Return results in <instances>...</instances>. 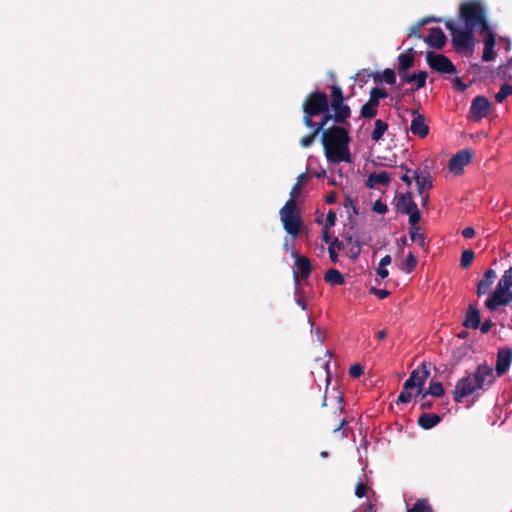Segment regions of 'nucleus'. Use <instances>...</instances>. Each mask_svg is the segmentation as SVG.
I'll list each match as a JSON object with an SVG mask.
<instances>
[{
    "mask_svg": "<svg viewBox=\"0 0 512 512\" xmlns=\"http://www.w3.org/2000/svg\"><path fill=\"white\" fill-rule=\"evenodd\" d=\"M495 382L494 369L486 362L479 364L473 374L469 373L457 381L452 392L453 400L461 403L464 398L478 390L486 391Z\"/></svg>",
    "mask_w": 512,
    "mask_h": 512,
    "instance_id": "f257e3e1",
    "label": "nucleus"
},
{
    "mask_svg": "<svg viewBox=\"0 0 512 512\" xmlns=\"http://www.w3.org/2000/svg\"><path fill=\"white\" fill-rule=\"evenodd\" d=\"M348 131L341 126H332L321 132V142L325 156L331 163L350 162Z\"/></svg>",
    "mask_w": 512,
    "mask_h": 512,
    "instance_id": "f03ea898",
    "label": "nucleus"
},
{
    "mask_svg": "<svg viewBox=\"0 0 512 512\" xmlns=\"http://www.w3.org/2000/svg\"><path fill=\"white\" fill-rule=\"evenodd\" d=\"M329 108V98L325 92L316 90L306 95L303 103V123L306 127H313V118L326 112Z\"/></svg>",
    "mask_w": 512,
    "mask_h": 512,
    "instance_id": "7ed1b4c3",
    "label": "nucleus"
},
{
    "mask_svg": "<svg viewBox=\"0 0 512 512\" xmlns=\"http://www.w3.org/2000/svg\"><path fill=\"white\" fill-rule=\"evenodd\" d=\"M512 266L504 272L495 290L490 293L485 306L490 311L497 310L500 306H506L512 302Z\"/></svg>",
    "mask_w": 512,
    "mask_h": 512,
    "instance_id": "20e7f679",
    "label": "nucleus"
},
{
    "mask_svg": "<svg viewBox=\"0 0 512 512\" xmlns=\"http://www.w3.org/2000/svg\"><path fill=\"white\" fill-rule=\"evenodd\" d=\"M460 17L465 23V27L475 29H488V21L486 19L484 7L476 1H468L461 4Z\"/></svg>",
    "mask_w": 512,
    "mask_h": 512,
    "instance_id": "39448f33",
    "label": "nucleus"
},
{
    "mask_svg": "<svg viewBox=\"0 0 512 512\" xmlns=\"http://www.w3.org/2000/svg\"><path fill=\"white\" fill-rule=\"evenodd\" d=\"M280 219L285 231L296 237L302 228L303 221L297 209L296 200L289 199L279 211Z\"/></svg>",
    "mask_w": 512,
    "mask_h": 512,
    "instance_id": "423d86ee",
    "label": "nucleus"
},
{
    "mask_svg": "<svg viewBox=\"0 0 512 512\" xmlns=\"http://www.w3.org/2000/svg\"><path fill=\"white\" fill-rule=\"evenodd\" d=\"M445 26L451 33L452 43L457 52L473 49V29L468 27H465L464 30L458 29L452 20H447Z\"/></svg>",
    "mask_w": 512,
    "mask_h": 512,
    "instance_id": "0eeeda50",
    "label": "nucleus"
},
{
    "mask_svg": "<svg viewBox=\"0 0 512 512\" xmlns=\"http://www.w3.org/2000/svg\"><path fill=\"white\" fill-rule=\"evenodd\" d=\"M330 90L331 101L329 102V108L331 107L335 112L334 121L338 124H345L351 116V109L344 103L343 91L340 86L332 85Z\"/></svg>",
    "mask_w": 512,
    "mask_h": 512,
    "instance_id": "6e6552de",
    "label": "nucleus"
},
{
    "mask_svg": "<svg viewBox=\"0 0 512 512\" xmlns=\"http://www.w3.org/2000/svg\"><path fill=\"white\" fill-rule=\"evenodd\" d=\"M426 61L431 69L440 73L454 74L457 72L456 66L443 54H436L429 51L426 54Z\"/></svg>",
    "mask_w": 512,
    "mask_h": 512,
    "instance_id": "1a4fd4ad",
    "label": "nucleus"
},
{
    "mask_svg": "<svg viewBox=\"0 0 512 512\" xmlns=\"http://www.w3.org/2000/svg\"><path fill=\"white\" fill-rule=\"evenodd\" d=\"M295 258V269H293V279L296 293L300 290V279L306 280L312 272V264L309 258L303 255L293 254Z\"/></svg>",
    "mask_w": 512,
    "mask_h": 512,
    "instance_id": "9d476101",
    "label": "nucleus"
},
{
    "mask_svg": "<svg viewBox=\"0 0 512 512\" xmlns=\"http://www.w3.org/2000/svg\"><path fill=\"white\" fill-rule=\"evenodd\" d=\"M491 109V104L489 100L483 96L478 95L476 96L472 102L469 109V117L474 122H479L483 118L487 117Z\"/></svg>",
    "mask_w": 512,
    "mask_h": 512,
    "instance_id": "9b49d317",
    "label": "nucleus"
},
{
    "mask_svg": "<svg viewBox=\"0 0 512 512\" xmlns=\"http://www.w3.org/2000/svg\"><path fill=\"white\" fill-rule=\"evenodd\" d=\"M430 372L427 368L425 362H422L420 367L414 369L409 378L404 382V388L406 390H411L413 388H417V390H423V386L428 379Z\"/></svg>",
    "mask_w": 512,
    "mask_h": 512,
    "instance_id": "f8f14e48",
    "label": "nucleus"
},
{
    "mask_svg": "<svg viewBox=\"0 0 512 512\" xmlns=\"http://www.w3.org/2000/svg\"><path fill=\"white\" fill-rule=\"evenodd\" d=\"M412 172L419 195H423V192L432 189L433 178L430 172V167L427 164H424L422 167Z\"/></svg>",
    "mask_w": 512,
    "mask_h": 512,
    "instance_id": "ddd939ff",
    "label": "nucleus"
},
{
    "mask_svg": "<svg viewBox=\"0 0 512 512\" xmlns=\"http://www.w3.org/2000/svg\"><path fill=\"white\" fill-rule=\"evenodd\" d=\"M395 210L400 214H408L416 209L417 204L414 201L413 194L411 191L404 193H396L393 199Z\"/></svg>",
    "mask_w": 512,
    "mask_h": 512,
    "instance_id": "4468645a",
    "label": "nucleus"
},
{
    "mask_svg": "<svg viewBox=\"0 0 512 512\" xmlns=\"http://www.w3.org/2000/svg\"><path fill=\"white\" fill-rule=\"evenodd\" d=\"M473 157V152L469 149L461 150L457 152L455 155H453L449 162H448V168L451 172H453L456 175H459L462 173L463 168L468 165Z\"/></svg>",
    "mask_w": 512,
    "mask_h": 512,
    "instance_id": "2eb2a0df",
    "label": "nucleus"
},
{
    "mask_svg": "<svg viewBox=\"0 0 512 512\" xmlns=\"http://www.w3.org/2000/svg\"><path fill=\"white\" fill-rule=\"evenodd\" d=\"M411 115V133L421 139L425 138L429 134V126L426 122L425 116L420 114L418 110H411Z\"/></svg>",
    "mask_w": 512,
    "mask_h": 512,
    "instance_id": "dca6fc26",
    "label": "nucleus"
},
{
    "mask_svg": "<svg viewBox=\"0 0 512 512\" xmlns=\"http://www.w3.org/2000/svg\"><path fill=\"white\" fill-rule=\"evenodd\" d=\"M512 362V349L509 347L500 348L497 352L495 371L497 376H503L509 369Z\"/></svg>",
    "mask_w": 512,
    "mask_h": 512,
    "instance_id": "f3484780",
    "label": "nucleus"
},
{
    "mask_svg": "<svg viewBox=\"0 0 512 512\" xmlns=\"http://www.w3.org/2000/svg\"><path fill=\"white\" fill-rule=\"evenodd\" d=\"M424 41L434 49H442L446 44V36L441 28L433 27L429 30V34L424 38Z\"/></svg>",
    "mask_w": 512,
    "mask_h": 512,
    "instance_id": "a211bd4d",
    "label": "nucleus"
},
{
    "mask_svg": "<svg viewBox=\"0 0 512 512\" xmlns=\"http://www.w3.org/2000/svg\"><path fill=\"white\" fill-rule=\"evenodd\" d=\"M463 326L466 328L477 329L481 324L480 311L477 307L470 304L465 314Z\"/></svg>",
    "mask_w": 512,
    "mask_h": 512,
    "instance_id": "6ab92c4d",
    "label": "nucleus"
},
{
    "mask_svg": "<svg viewBox=\"0 0 512 512\" xmlns=\"http://www.w3.org/2000/svg\"><path fill=\"white\" fill-rule=\"evenodd\" d=\"M442 418L441 416L433 413H422L417 423L418 425L425 430L432 429L433 427L437 426L441 422Z\"/></svg>",
    "mask_w": 512,
    "mask_h": 512,
    "instance_id": "aec40b11",
    "label": "nucleus"
},
{
    "mask_svg": "<svg viewBox=\"0 0 512 512\" xmlns=\"http://www.w3.org/2000/svg\"><path fill=\"white\" fill-rule=\"evenodd\" d=\"M414 65V51L413 48H409L407 52L401 53L398 56V73L402 74Z\"/></svg>",
    "mask_w": 512,
    "mask_h": 512,
    "instance_id": "412c9836",
    "label": "nucleus"
},
{
    "mask_svg": "<svg viewBox=\"0 0 512 512\" xmlns=\"http://www.w3.org/2000/svg\"><path fill=\"white\" fill-rule=\"evenodd\" d=\"M390 181L391 178L389 173L386 171H381L379 173H371L368 176L366 184L369 188H374L377 184L388 185Z\"/></svg>",
    "mask_w": 512,
    "mask_h": 512,
    "instance_id": "4be33fe9",
    "label": "nucleus"
},
{
    "mask_svg": "<svg viewBox=\"0 0 512 512\" xmlns=\"http://www.w3.org/2000/svg\"><path fill=\"white\" fill-rule=\"evenodd\" d=\"M324 281L330 285H343L345 278L339 270L330 268L324 274Z\"/></svg>",
    "mask_w": 512,
    "mask_h": 512,
    "instance_id": "5701e85b",
    "label": "nucleus"
},
{
    "mask_svg": "<svg viewBox=\"0 0 512 512\" xmlns=\"http://www.w3.org/2000/svg\"><path fill=\"white\" fill-rule=\"evenodd\" d=\"M379 106V102H376L374 99L369 97L367 103H365L360 110V115L363 118L371 119L377 115V107Z\"/></svg>",
    "mask_w": 512,
    "mask_h": 512,
    "instance_id": "b1692460",
    "label": "nucleus"
},
{
    "mask_svg": "<svg viewBox=\"0 0 512 512\" xmlns=\"http://www.w3.org/2000/svg\"><path fill=\"white\" fill-rule=\"evenodd\" d=\"M387 130L388 124L381 119H377L375 121L374 130L371 133V139L375 142L380 141Z\"/></svg>",
    "mask_w": 512,
    "mask_h": 512,
    "instance_id": "393cba45",
    "label": "nucleus"
},
{
    "mask_svg": "<svg viewBox=\"0 0 512 512\" xmlns=\"http://www.w3.org/2000/svg\"><path fill=\"white\" fill-rule=\"evenodd\" d=\"M407 512H434L433 507L426 498L416 500L413 506Z\"/></svg>",
    "mask_w": 512,
    "mask_h": 512,
    "instance_id": "a878e982",
    "label": "nucleus"
},
{
    "mask_svg": "<svg viewBox=\"0 0 512 512\" xmlns=\"http://www.w3.org/2000/svg\"><path fill=\"white\" fill-rule=\"evenodd\" d=\"M344 248V244L338 238H333L331 243L328 246V253L330 260L335 264L338 262V254L337 250H342Z\"/></svg>",
    "mask_w": 512,
    "mask_h": 512,
    "instance_id": "bb28decb",
    "label": "nucleus"
},
{
    "mask_svg": "<svg viewBox=\"0 0 512 512\" xmlns=\"http://www.w3.org/2000/svg\"><path fill=\"white\" fill-rule=\"evenodd\" d=\"M374 81H385L387 84L393 85L396 83V75L394 70L387 68L385 69L382 74L375 73L373 75Z\"/></svg>",
    "mask_w": 512,
    "mask_h": 512,
    "instance_id": "cd10ccee",
    "label": "nucleus"
},
{
    "mask_svg": "<svg viewBox=\"0 0 512 512\" xmlns=\"http://www.w3.org/2000/svg\"><path fill=\"white\" fill-rule=\"evenodd\" d=\"M427 76L428 75L426 71H419L417 73L411 74L408 80L416 83V86L412 89V91L423 88L426 85Z\"/></svg>",
    "mask_w": 512,
    "mask_h": 512,
    "instance_id": "c85d7f7f",
    "label": "nucleus"
},
{
    "mask_svg": "<svg viewBox=\"0 0 512 512\" xmlns=\"http://www.w3.org/2000/svg\"><path fill=\"white\" fill-rule=\"evenodd\" d=\"M426 395H431L436 398H440L444 395L445 390L443 388L442 383L440 382H430L429 387L426 391H423Z\"/></svg>",
    "mask_w": 512,
    "mask_h": 512,
    "instance_id": "c756f323",
    "label": "nucleus"
},
{
    "mask_svg": "<svg viewBox=\"0 0 512 512\" xmlns=\"http://www.w3.org/2000/svg\"><path fill=\"white\" fill-rule=\"evenodd\" d=\"M420 227H410L409 236L411 241L418 242L422 248H426V237L419 233Z\"/></svg>",
    "mask_w": 512,
    "mask_h": 512,
    "instance_id": "7c9ffc66",
    "label": "nucleus"
},
{
    "mask_svg": "<svg viewBox=\"0 0 512 512\" xmlns=\"http://www.w3.org/2000/svg\"><path fill=\"white\" fill-rule=\"evenodd\" d=\"M322 118L319 122H314V126L312 128H316L319 132H323L326 130L325 126L328 124L330 120H334V114H331L329 109L326 112H323Z\"/></svg>",
    "mask_w": 512,
    "mask_h": 512,
    "instance_id": "2f4dec72",
    "label": "nucleus"
},
{
    "mask_svg": "<svg viewBox=\"0 0 512 512\" xmlns=\"http://www.w3.org/2000/svg\"><path fill=\"white\" fill-rule=\"evenodd\" d=\"M427 396L423 390H417L415 399L420 404L422 410L430 409L433 407V402L427 399Z\"/></svg>",
    "mask_w": 512,
    "mask_h": 512,
    "instance_id": "473e14b6",
    "label": "nucleus"
},
{
    "mask_svg": "<svg viewBox=\"0 0 512 512\" xmlns=\"http://www.w3.org/2000/svg\"><path fill=\"white\" fill-rule=\"evenodd\" d=\"M480 33L485 34L484 47H495L496 36H495V33L492 31L489 24H488V29H481Z\"/></svg>",
    "mask_w": 512,
    "mask_h": 512,
    "instance_id": "72a5a7b5",
    "label": "nucleus"
},
{
    "mask_svg": "<svg viewBox=\"0 0 512 512\" xmlns=\"http://www.w3.org/2000/svg\"><path fill=\"white\" fill-rule=\"evenodd\" d=\"M510 95H512V85L504 83L501 85L499 92L495 95V100L498 103H502Z\"/></svg>",
    "mask_w": 512,
    "mask_h": 512,
    "instance_id": "f704fd0d",
    "label": "nucleus"
},
{
    "mask_svg": "<svg viewBox=\"0 0 512 512\" xmlns=\"http://www.w3.org/2000/svg\"><path fill=\"white\" fill-rule=\"evenodd\" d=\"M343 205L349 212V218L358 215L359 212L356 206V201L350 195H346Z\"/></svg>",
    "mask_w": 512,
    "mask_h": 512,
    "instance_id": "c9c22d12",
    "label": "nucleus"
},
{
    "mask_svg": "<svg viewBox=\"0 0 512 512\" xmlns=\"http://www.w3.org/2000/svg\"><path fill=\"white\" fill-rule=\"evenodd\" d=\"M475 257L474 251L467 249L462 252L461 259H460V265L463 269L468 268Z\"/></svg>",
    "mask_w": 512,
    "mask_h": 512,
    "instance_id": "e433bc0d",
    "label": "nucleus"
},
{
    "mask_svg": "<svg viewBox=\"0 0 512 512\" xmlns=\"http://www.w3.org/2000/svg\"><path fill=\"white\" fill-rule=\"evenodd\" d=\"M417 258L415 257V255L413 253H408V255L406 256V259L404 261V270L407 272V273H411L417 266Z\"/></svg>",
    "mask_w": 512,
    "mask_h": 512,
    "instance_id": "4c0bfd02",
    "label": "nucleus"
},
{
    "mask_svg": "<svg viewBox=\"0 0 512 512\" xmlns=\"http://www.w3.org/2000/svg\"><path fill=\"white\" fill-rule=\"evenodd\" d=\"M312 132L303 136L300 140V144L302 147H309L314 142L316 136L320 133L316 128H312Z\"/></svg>",
    "mask_w": 512,
    "mask_h": 512,
    "instance_id": "58836bf2",
    "label": "nucleus"
},
{
    "mask_svg": "<svg viewBox=\"0 0 512 512\" xmlns=\"http://www.w3.org/2000/svg\"><path fill=\"white\" fill-rule=\"evenodd\" d=\"M387 96L388 93L384 88L373 87L370 90V97L374 99L376 102H379L380 99L386 98Z\"/></svg>",
    "mask_w": 512,
    "mask_h": 512,
    "instance_id": "ea45409f",
    "label": "nucleus"
},
{
    "mask_svg": "<svg viewBox=\"0 0 512 512\" xmlns=\"http://www.w3.org/2000/svg\"><path fill=\"white\" fill-rule=\"evenodd\" d=\"M492 284L493 282L485 278L481 279L477 284V295L482 296L486 294L489 291Z\"/></svg>",
    "mask_w": 512,
    "mask_h": 512,
    "instance_id": "a19ab883",
    "label": "nucleus"
},
{
    "mask_svg": "<svg viewBox=\"0 0 512 512\" xmlns=\"http://www.w3.org/2000/svg\"><path fill=\"white\" fill-rule=\"evenodd\" d=\"M407 215H409L408 223L410 224V226L419 227L417 224L421 220V213L418 207H416V209H413V211L408 213Z\"/></svg>",
    "mask_w": 512,
    "mask_h": 512,
    "instance_id": "79ce46f5",
    "label": "nucleus"
},
{
    "mask_svg": "<svg viewBox=\"0 0 512 512\" xmlns=\"http://www.w3.org/2000/svg\"><path fill=\"white\" fill-rule=\"evenodd\" d=\"M364 373V368L360 364H354L349 368V375L352 378H359Z\"/></svg>",
    "mask_w": 512,
    "mask_h": 512,
    "instance_id": "37998d69",
    "label": "nucleus"
},
{
    "mask_svg": "<svg viewBox=\"0 0 512 512\" xmlns=\"http://www.w3.org/2000/svg\"><path fill=\"white\" fill-rule=\"evenodd\" d=\"M495 47H484L482 59L485 62H489L495 59L496 52L494 50Z\"/></svg>",
    "mask_w": 512,
    "mask_h": 512,
    "instance_id": "c03bdc74",
    "label": "nucleus"
},
{
    "mask_svg": "<svg viewBox=\"0 0 512 512\" xmlns=\"http://www.w3.org/2000/svg\"><path fill=\"white\" fill-rule=\"evenodd\" d=\"M411 398H412V394H411L410 390H406L403 387V390L401 391V393L398 396L397 403H402V404L409 403L411 401Z\"/></svg>",
    "mask_w": 512,
    "mask_h": 512,
    "instance_id": "a18cd8bd",
    "label": "nucleus"
},
{
    "mask_svg": "<svg viewBox=\"0 0 512 512\" xmlns=\"http://www.w3.org/2000/svg\"><path fill=\"white\" fill-rule=\"evenodd\" d=\"M372 210L378 214H385L388 211V207L381 200H377L374 202Z\"/></svg>",
    "mask_w": 512,
    "mask_h": 512,
    "instance_id": "49530a36",
    "label": "nucleus"
},
{
    "mask_svg": "<svg viewBox=\"0 0 512 512\" xmlns=\"http://www.w3.org/2000/svg\"><path fill=\"white\" fill-rule=\"evenodd\" d=\"M336 219V213L333 210H329L326 216L324 227L330 229L331 227L335 226Z\"/></svg>",
    "mask_w": 512,
    "mask_h": 512,
    "instance_id": "de8ad7c7",
    "label": "nucleus"
},
{
    "mask_svg": "<svg viewBox=\"0 0 512 512\" xmlns=\"http://www.w3.org/2000/svg\"><path fill=\"white\" fill-rule=\"evenodd\" d=\"M363 244L364 243L360 240H355V246H352L349 251L351 258L356 259L360 255L361 247Z\"/></svg>",
    "mask_w": 512,
    "mask_h": 512,
    "instance_id": "09e8293b",
    "label": "nucleus"
},
{
    "mask_svg": "<svg viewBox=\"0 0 512 512\" xmlns=\"http://www.w3.org/2000/svg\"><path fill=\"white\" fill-rule=\"evenodd\" d=\"M367 489H368V487L366 484H364L363 482H358L355 487V495L358 498H362L366 495Z\"/></svg>",
    "mask_w": 512,
    "mask_h": 512,
    "instance_id": "8fccbe9b",
    "label": "nucleus"
},
{
    "mask_svg": "<svg viewBox=\"0 0 512 512\" xmlns=\"http://www.w3.org/2000/svg\"><path fill=\"white\" fill-rule=\"evenodd\" d=\"M403 170L406 171L405 174H403L400 179L401 181H403L405 184H407L408 186H410L412 184V181L414 180L413 178V175L412 176H409L408 173L411 172L412 170L407 168L405 165H401L400 166Z\"/></svg>",
    "mask_w": 512,
    "mask_h": 512,
    "instance_id": "3c124183",
    "label": "nucleus"
},
{
    "mask_svg": "<svg viewBox=\"0 0 512 512\" xmlns=\"http://www.w3.org/2000/svg\"><path fill=\"white\" fill-rule=\"evenodd\" d=\"M453 88L460 92H464L467 89V84H465L460 77H456L452 82Z\"/></svg>",
    "mask_w": 512,
    "mask_h": 512,
    "instance_id": "603ef678",
    "label": "nucleus"
},
{
    "mask_svg": "<svg viewBox=\"0 0 512 512\" xmlns=\"http://www.w3.org/2000/svg\"><path fill=\"white\" fill-rule=\"evenodd\" d=\"M423 26V23L417 22L415 25H413L409 30V36H415L417 38H421L420 29Z\"/></svg>",
    "mask_w": 512,
    "mask_h": 512,
    "instance_id": "864d4df0",
    "label": "nucleus"
},
{
    "mask_svg": "<svg viewBox=\"0 0 512 512\" xmlns=\"http://www.w3.org/2000/svg\"><path fill=\"white\" fill-rule=\"evenodd\" d=\"M301 185L299 183H295L290 191V199L295 200V198L301 193Z\"/></svg>",
    "mask_w": 512,
    "mask_h": 512,
    "instance_id": "5fc2aeb1",
    "label": "nucleus"
},
{
    "mask_svg": "<svg viewBox=\"0 0 512 512\" xmlns=\"http://www.w3.org/2000/svg\"><path fill=\"white\" fill-rule=\"evenodd\" d=\"M462 236L466 239L473 238L475 236V230L472 227H466L462 230Z\"/></svg>",
    "mask_w": 512,
    "mask_h": 512,
    "instance_id": "6e6d98bb",
    "label": "nucleus"
},
{
    "mask_svg": "<svg viewBox=\"0 0 512 512\" xmlns=\"http://www.w3.org/2000/svg\"><path fill=\"white\" fill-rule=\"evenodd\" d=\"M337 200V193L335 191H330L326 197L325 201L327 204H334Z\"/></svg>",
    "mask_w": 512,
    "mask_h": 512,
    "instance_id": "4d7b16f0",
    "label": "nucleus"
},
{
    "mask_svg": "<svg viewBox=\"0 0 512 512\" xmlns=\"http://www.w3.org/2000/svg\"><path fill=\"white\" fill-rule=\"evenodd\" d=\"M480 325L481 326H479V327H480L481 332L488 333L491 330L493 324H492L491 320H486Z\"/></svg>",
    "mask_w": 512,
    "mask_h": 512,
    "instance_id": "13d9d810",
    "label": "nucleus"
},
{
    "mask_svg": "<svg viewBox=\"0 0 512 512\" xmlns=\"http://www.w3.org/2000/svg\"><path fill=\"white\" fill-rule=\"evenodd\" d=\"M372 293L375 294L376 296H378L380 299H384L389 295V292L387 290L376 289V288L372 289Z\"/></svg>",
    "mask_w": 512,
    "mask_h": 512,
    "instance_id": "bf43d9fd",
    "label": "nucleus"
},
{
    "mask_svg": "<svg viewBox=\"0 0 512 512\" xmlns=\"http://www.w3.org/2000/svg\"><path fill=\"white\" fill-rule=\"evenodd\" d=\"M497 275H496V272L495 270L493 269H489L487 270L485 273H484V276L483 278L491 281V282H494V280L496 279Z\"/></svg>",
    "mask_w": 512,
    "mask_h": 512,
    "instance_id": "052dcab7",
    "label": "nucleus"
},
{
    "mask_svg": "<svg viewBox=\"0 0 512 512\" xmlns=\"http://www.w3.org/2000/svg\"><path fill=\"white\" fill-rule=\"evenodd\" d=\"M322 240L325 243H329V244L333 240V239H331V236H330V233H329V228L323 227V230H322Z\"/></svg>",
    "mask_w": 512,
    "mask_h": 512,
    "instance_id": "680f3d73",
    "label": "nucleus"
},
{
    "mask_svg": "<svg viewBox=\"0 0 512 512\" xmlns=\"http://www.w3.org/2000/svg\"><path fill=\"white\" fill-rule=\"evenodd\" d=\"M392 261V258L390 255H385L384 257H382V259L380 260V263L379 265L382 266V267H386L388 266Z\"/></svg>",
    "mask_w": 512,
    "mask_h": 512,
    "instance_id": "e2e57ef3",
    "label": "nucleus"
},
{
    "mask_svg": "<svg viewBox=\"0 0 512 512\" xmlns=\"http://www.w3.org/2000/svg\"><path fill=\"white\" fill-rule=\"evenodd\" d=\"M377 274L381 277V278H386L389 274L388 270L386 269V267H382L379 265L378 269H377Z\"/></svg>",
    "mask_w": 512,
    "mask_h": 512,
    "instance_id": "0e129e2a",
    "label": "nucleus"
},
{
    "mask_svg": "<svg viewBox=\"0 0 512 512\" xmlns=\"http://www.w3.org/2000/svg\"><path fill=\"white\" fill-rule=\"evenodd\" d=\"M421 196V204H422V207L426 208L429 204V194L425 192H423V195H420Z\"/></svg>",
    "mask_w": 512,
    "mask_h": 512,
    "instance_id": "69168bd1",
    "label": "nucleus"
},
{
    "mask_svg": "<svg viewBox=\"0 0 512 512\" xmlns=\"http://www.w3.org/2000/svg\"><path fill=\"white\" fill-rule=\"evenodd\" d=\"M440 21L441 20L439 18L431 16V17H426V18L420 20L419 22L423 23V25H425V24H428L430 22H440Z\"/></svg>",
    "mask_w": 512,
    "mask_h": 512,
    "instance_id": "338daca9",
    "label": "nucleus"
},
{
    "mask_svg": "<svg viewBox=\"0 0 512 512\" xmlns=\"http://www.w3.org/2000/svg\"><path fill=\"white\" fill-rule=\"evenodd\" d=\"M307 179H309V175L307 173H302L297 177L296 183H299L302 186L303 182Z\"/></svg>",
    "mask_w": 512,
    "mask_h": 512,
    "instance_id": "774afa93",
    "label": "nucleus"
}]
</instances>
